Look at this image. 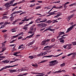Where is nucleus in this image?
I'll list each match as a JSON object with an SVG mask.
<instances>
[{
    "instance_id": "aec40b11",
    "label": "nucleus",
    "mask_w": 76,
    "mask_h": 76,
    "mask_svg": "<svg viewBox=\"0 0 76 76\" xmlns=\"http://www.w3.org/2000/svg\"><path fill=\"white\" fill-rule=\"evenodd\" d=\"M46 43V42L45 40H44L42 42V43H41V45H45Z\"/></svg>"
},
{
    "instance_id": "a211bd4d",
    "label": "nucleus",
    "mask_w": 76,
    "mask_h": 76,
    "mask_svg": "<svg viewBox=\"0 0 76 76\" xmlns=\"http://www.w3.org/2000/svg\"><path fill=\"white\" fill-rule=\"evenodd\" d=\"M10 21H12V20L14 19V17H13V15H12V17L10 18Z\"/></svg>"
},
{
    "instance_id": "473e14b6",
    "label": "nucleus",
    "mask_w": 76,
    "mask_h": 76,
    "mask_svg": "<svg viewBox=\"0 0 76 76\" xmlns=\"http://www.w3.org/2000/svg\"><path fill=\"white\" fill-rule=\"evenodd\" d=\"M62 7H63V6H61L58 7H56L55 9H60L61 8H62Z\"/></svg>"
},
{
    "instance_id": "20e7f679",
    "label": "nucleus",
    "mask_w": 76,
    "mask_h": 76,
    "mask_svg": "<svg viewBox=\"0 0 76 76\" xmlns=\"http://www.w3.org/2000/svg\"><path fill=\"white\" fill-rule=\"evenodd\" d=\"M34 33H33V34H32L31 35H30L29 36H27L26 37V38L23 39H22V41H23V40H25V39H26V38H28V39H29V38H31V37H32L33 36H34Z\"/></svg>"
},
{
    "instance_id": "3c124183",
    "label": "nucleus",
    "mask_w": 76,
    "mask_h": 76,
    "mask_svg": "<svg viewBox=\"0 0 76 76\" xmlns=\"http://www.w3.org/2000/svg\"><path fill=\"white\" fill-rule=\"evenodd\" d=\"M73 54V53H69V54L67 55V56H72V54Z\"/></svg>"
},
{
    "instance_id": "4be33fe9",
    "label": "nucleus",
    "mask_w": 76,
    "mask_h": 76,
    "mask_svg": "<svg viewBox=\"0 0 76 76\" xmlns=\"http://www.w3.org/2000/svg\"><path fill=\"white\" fill-rule=\"evenodd\" d=\"M46 57L47 58H50V57H56L55 56H54V55H53L46 56Z\"/></svg>"
},
{
    "instance_id": "c756f323",
    "label": "nucleus",
    "mask_w": 76,
    "mask_h": 76,
    "mask_svg": "<svg viewBox=\"0 0 76 76\" xmlns=\"http://www.w3.org/2000/svg\"><path fill=\"white\" fill-rule=\"evenodd\" d=\"M9 4V3L8 2L5 4V6L6 7H8V6Z\"/></svg>"
},
{
    "instance_id": "680f3d73",
    "label": "nucleus",
    "mask_w": 76,
    "mask_h": 76,
    "mask_svg": "<svg viewBox=\"0 0 76 76\" xmlns=\"http://www.w3.org/2000/svg\"><path fill=\"white\" fill-rule=\"evenodd\" d=\"M16 70H18V71H20V72H22V69H18V68H17L16 69Z\"/></svg>"
},
{
    "instance_id": "f3484780",
    "label": "nucleus",
    "mask_w": 76,
    "mask_h": 76,
    "mask_svg": "<svg viewBox=\"0 0 76 76\" xmlns=\"http://www.w3.org/2000/svg\"><path fill=\"white\" fill-rule=\"evenodd\" d=\"M59 40H60V42L61 43V44H63L64 42V40L63 39H59Z\"/></svg>"
},
{
    "instance_id": "052dcab7",
    "label": "nucleus",
    "mask_w": 76,
    "mask_h": 76,
    "mask_svg": "<svg viewBox=\"0 0 76 76\" xmlns=\"http://www.w3.org/2000/svg\"><path fill=\"white\" fill-rule=\"evenodd\" d=\"M7 30H3L2 31V32H7Z\"/></svg>"
},
{
    "instance_id": "79ce46f5",
    "label": "nucleus",
    "mask_w": 76,
    "mask_h": 76,
    "mask_svg": "<svg viewBox=\"0 0 76 76\" xmlns=\"http://www.w3.org/2000/svg\"><path fill=\"white\" fill-rule=\"evenodd\" d=\"M63 53H61V54L57 55V56H55V57H58V56H60L61 55V54H63Z\"/></svg>"
},
{
    "instance_id": "f257e3e1",
    "label": "nucleus",
    "mask_w": 76,
    "mask_h": 76,
    "mask_svg": "<svg viewBox=\"0 0 76 76\" xmlns=\"http://www.w3.org/2000/svg\"><path fill=\"white\" fill-rule=\"evenodd\" d=\"M56 62V60L53 61L49 62V66H53L54 65H56V63L55 62Z\"/></svg>"
},
{
    "instance_id": "5701e85b",
    "label": "nucleus",
    "mask_w": 76,
    "mask_h": 76,
    "mask_svg": "<svg viewBox=\"0 0 76 76\" xmlns=\"http://www.w3.org/2000/svg\"><path fill=\"white\" fill-rule=\"evenodd\" d=\"M57 19L53 20H52V22H53L52 23H57V22H58V21H57Z\"/></svg>"
},
{
    "instance_id": "13d9d810",
    "label": "nucleus",
    "mask_w": 76,
    "mask_h": 76,
    "mask_svg": "<svg viewBox=\"0 0 76 76\" xmlns=\"http://www.w3.org/2000/svg\"><path fill=\"white\" fill-rule=\"evenodd\" d=\"M72 44H73V45H76V42H72Z\"/></svg>"
},
{
    "instance_id": "6e6d98bb",
    "label": "nucleus",
    "mask_w": 76,
    "mask_h": 76,
    "mask_svg": "<svg viewBox=\"0 0 76 76\" xmlns=\"http://www.w3.org/2000/svg\"><path fill=\"white\" fill-rule=\"evenodd\" d=\"M45 41V42H46V43L47 42H49V41H50V39H47V40H46Z\"/></svg>"
},
{
    "instance_id": "4d7b16f0",
    "label": "nucleus",
    "mask_w": 76,
    "mask_h": 76,
    "mask_svg": "<svg viewBox=\"0 0 76 76\" xmlns=\"http://www.w3.org/2000/svg\"><path fill=\"white\" fill-rule=\"evenodd\" d=\"M52 42H54L55 41V39L54 38H52L51 39Z\"/></svg>"
},
{
    "instance_id": "393cba45",
    "label": "nucleus",
    "mask_w": 76,
    "mask_h": 76,
    "mask_svg": "<svg viewBox=\"0 0 76 76\" xmlns=\"http://www.w3.org/2000/svg\"><path fill=\"white\" fill-rule=\"evenodd\" d=\"M15 1V0H12L11 1L9 2V4H12L13 3V2Z\"/></svg>"
},
{
    "instance_id": "e433bc0d",
    "label": "nucleus",
    "mask_w": 76,
    "mask_h": 76,
    "mask_svg": "<svg viewBox=\"0 0 76 76\" xmlns=\"http://www.w3.org/2000/svg\"><path fill=\"white\" fill-rule=\"evenodd\" d=\"M54 45H51V46H48V48H51L53 47Z\"/></svg>"
},
{
    "instance_id": "e2e57ef3",
    "label": "nucleus",
    "mask_w": 76,
    "mask_h": 76,
    "mask_svg": "<svg viewBox=\"0 0 76 76\" xmlns=\"http://www.w3.org/2000/svg\"><path fill=\"white\" fill-rule=\"evenodd\" d=\"M17 4H18V3H15L12 5V6H15Z\"/></svg>"
},
{
    "instance_id": "2f4dec72",
    "label": "nucleus",
    "mask_w": 76,
    "mask_h": 76,
    "mask_svg": "<svg viewBox=\"0 0 76 76\" xmlns=\"http://www.w3.org/2000/svg\"><path fill=\"white\" fill-rule=\"evenodd\" d=\"M48 46H46L44 48V50H47V49H48Z\"/></svg>"
},
{
    "instance_id": "69168bd1",
    "label": "nucleus",
    "mask_w": 76,
    "mask_h": 76,
    "mask_svg": "<svg viewBox=\"0 0 76 76\" xmlns=\"http://www.w3.org/2000/svg\"><path fill=\"white\" fill-rule=\"evenodd\" d=\"M39 21H38V19L36 20L35 21L36 23H39Z\"/></svg>"
},
{
    "instance_id": "7ed1b4c3",
    "label": "nucleus",
    "mask_w": 76,
    "mask_h": 76,
    "mask_svg": "<svg viewBox=\"0 0 76 76\" xmlns=\"http://www.w3.org/2000/svg\"><path fill=\"white\" fill-rule=\"evenodd\" d=\"M54 30H55V29L48 28V29L45 30L44 32H46V31H54Z\"/></svg>"
},
{
    "instance_id": "c9c22d12",
    "label": "nucleus",
    "mask_w": 76,
    "mask_h": 76,
    "mask_svg": "<svg viewBox=\"0 0 76 76\" xmlns=\"http://www.w3.org/2000/svg\"><path fill=\"white\" fill-rule=\"evenodd\" d=\"M35 4H31V5L29 6L30 7H34V6H35Z\"/></svg>"
},
{
    "instance_id": "2eb2a0df",
    "label": "nucleus",
    "mask_w": 76,
    "mask_h": 76,
    "mask_svg": "<svg viewBox=\"0 0 76 76\" xmlns=\"http://www.w3.org/2000/svg\"><path fill=\"white\" fill-rule=\"evenodd\" d=\"M2 62L5 64V63H8L9 62V61L7 60H6L4 61H2Z\"/></svg>"
},
{
    "instance_id": "7c9ffc66",
    "label": "nucleus",
    "mask_w": 76,
    "mask_h": 76,
    "mask_svg": "<svg viewBox=\"0 0 76 76\" xmlns=\"http://www.w3.org/2000/svg\"><path fill=\"white\" fill-rule=\"evenodd\" d=\"M31 73L32 74H43V73H35V72H32Z\"/></svg>"
},
{
    "instance_id": "774afa93",
    "label": "nucleus",
    "mask_w": 76,
    "mask_h": 76,
    "mask_svg": "<svg viewBox=\"0 0 76 76\" xmlns=\"http://www.w3.org/2000/svg\"><path fill=\"white\" fill-rule=\"evenodd\" d=\"M10 23V22L9 23L8 22H5V24H6V25L7 24H9Z\"/></svg>"
},
{
    "instance_id": "8fccbe9b",
    "label": "nucleus",
    "mask_w": 76,
    "mask_h": 76,
    "mask_svg": "<svg viewBox=\"0 0 76 76\" xmlns=\"http://www.w3.org/2000/svg\"><path fill=\"white\" fill-rule=\"evenodd\" d=\"M51 50H47L46 52H45V53H51Z\"/></svg>"
},
{
    "instance_id": "de8ad7c7",
    "label": "nucleus",
    "mask_w": 76,
    "mask_h": 76,
    "mask_svg": "<svg viewBox=\"0 0 76 76\" xmlns=\"http://www.w3.org/2000/svg\"><path fill=\"white\" fill-rule=\"evenodd\" d=\"M23 34V32H21V33H20L19 34H18V36H19V35H22V34Z\"/></svg>"
},
{
    "instance_id": "6ab92c4d",
    "label": "nucleus",
    "mask_w": 76,
    "mask_h": 76,
    "mask_svg": "<svg viewBox=\"0 0 76 76\" xmlns=\"http://www.w3.org/2000/svg\"><path fill=\"white\" fill-rule=\"evenodd\" d=\"M72 29L70 28V27H69V28H68L67 31L66 32V33H68V32H69V31H71Z\"/></svg>"
},
{
    "instance_id": "58836bf2",
    "label": "nucleus",
    "mask_w": 76,
    "mask_h": 76,
    "mask_svg": "<svg viewBox=\"0 0 76 76\" xmlns=\"http://www.w3.org/2000/svg\"><path fill=\"white\" fill-rule=\"evenodd\" d=\"M36 1L35 0H32V1H30V3H34L35 2H36Z\"/></svg>"
},
{
    "instance_id": "0e129e2a",
    "label": "nucleus",
    "mask_w": 76,
    "mask_h": 76,
    "mask_svg": "<svg viewBox=\"0 0 76 76\" xmlns=\"http://www.w3.org/2000/svg\"><path fill=\"white\" fill-rule=\"evenodd\" d=\"M4 69H6V68L5 67V66L3 68H2L1 69V70H3Z\"/></svg>"
},
{
    "instance_id": "c03bdc74",
    "label": "nucleus",
    "mask_w": 76,
    "mask_h": 76,
    "mask_svg": "<svg viewBox=\"0 0 76 76\" xmlns=\"http://www.w3.org/2000/svg\"><path fill=\"white\" fill-rule=\"evenodd\" d=\"M30 29L31 31H33V30H34V27L32 26H31Z\"/></svg>"
},
{
    "instance_id": "412c9836",
    "label": "nucleus",
    "mask_w": 76,
    "mask_h": 76,
    "mask_svg": "<svg viewBox=\"0 0 76 76\" xmlns=\"http://www.w3.org/2000/svg\"><path fill=\"white\" fill-rule=\"evenodd\" d=\"M56 5H54V6H53V7L52 8V9L48 12V13H48L49 12H51V10H53V9L54 8H56Z\"/></svg>"
},
{
    "instance_id": "6e6552de",
    "label": "nucleus",
    "mask_w": 76,
    "mask_h": 76,
    "mask_svg": "<svg viewBox=\"0 0 76 76\" xmlns=\"http://www.w3.org/2000/svg\"><path fill=\"white\" fill-rule=\"evenodd\" d=\"M74 16H75V14H74L71 15L70 16H68V18L69 19V20H70L71 18H73Z\"/></svg>"
},
{
    "instance_id": "a19ab883",
    "label": "nucleus",
    "mask_w": 76,
    "mask_h": 76,
    "mask_svg": "<svg viewBox=\"0 0 76 76\" xmlns=\"http://www.w3.org/2000/svg\"><path fill=\"white\" fill-rule=\"evenodd\" d=\"M23 11L21 10H20L19 11H17V14L18 13H21V12H22Z\"/></svg>"
},
{
    "instance_id": "c85d7f7f",
    "label": "nucleus",
    "mask_w": 76,
    "mask_h": 76,
    "mask_svg": "<svg viewBox=\"0 0 76 76\" xmlns=\"http://www.w3.org/2000/svg\"><path fill=\"white\" fill-rule=\"evenodd\" d=\"M51 22H53L52 21H51V20H49L46 22V23H51Z\"/></svg>"
},
{
    "instance_id": "4c0bfd02",
    "label": "nucleus",
    "mask_w": 76,
    "mask_h": 76,
    "mask_svg": "<svg viewBox=\"0 0 76 76\" xmlns=\"http://www.w3.org/2000/svg\"><path fill=\"white\" fill-rule=\"evenodd\" d=\"M41 7L40 6H37L36 7L35 9L36 10H37V9H39V8H41Z\"/></svg>"
},
{
    "instance_id": "9b49d317",
    "label": "nucleus",
    "mask_w": 76,
    "mask_h": 76,
    "mask_svg": "<svg viewBox=\"0 0 76 76\" xmlns=\"http://www.w3.org/2000/svg\"><path fill=\"white\" fill-rule=\"evenodd\" d=\"M72 45L71 44H68V50H70V49H71V48H72Z\"/></svg>"
},
{
    "instance_id": "1a4fd4ad",
    "label": "nucleus",
    "mask_w": 76,
    "mask_h": 76,
    "mask_svg": "<svg viewBox=\"0 0 76 76\" xmlns=\"http://www.w3.org/2000/svg\"><path fill=\"white\" fill-rule=\"evenodd\" d=\"M58 34L59 35V36H60V37H62L61 36V35H63L64 34H65V33H64V31H63V32L60 31L59 32Z\"/></svg>"
},
{
    "instance_id": "ddd939ff",
    "label": "nucleus",
    "mask_w": 76,
    "mask_h": 76,
    "mask_svg": "<svg viewBox=\"0 0 76 76\" xmlns=\"http://www.w3.org/2000/svg\"><path fill=\"white\" fill-rule=\"evenodd\" d=\"M57 15L54 16V18H58V17H59V16H60V12H57Z\"/></svg>"
},
{
    "instance_id": "cd10ccee",
    "label": "nucleus",
    "mask_w": 76,
    "mask_h": 76,
    "mask_svg": "<svg viewBox=\"0 0 76 76\" xmlns=\"http://www.w3.org/2000/svg\"><path fill=\"white\" fill-rule=\"evenodd\" d=\"M76 26V24H74L73 25H72V26H71L70 27L71 29H73V28H74V26Z\"/></svg>"
},
{
    "instance_id": "b1692460",
    "label": "nucleus",
    "mask_w": 76,
    "mask_h": 76,
    "mask_svg": "<svg viewBox=\"0 0 76 76\" xmlns=\"http://www.w3.org/2000/svg\"><path fill=\"white\" fill-rule=\"evenodd\" d=\"M23 45L22 44L20 45L18 48V49H20V48H23Z\"/></svg>"
},
{
    "instance_id": "bf43d9fd",
    "label": "nucleus",
    "mask_w": 76,
    "mask_h": 76,
    "mask_svg": "<svg viewBox=\"0 0 76 76\" xmlns=\"http://www.w3.org/2000/svg\"><path fill=\"white\" fill-rule=\"evenodd\" d=\"M17 28H15L11 29V31H13L14 30H16Z\"/></svg>"
},
{
    "instance_id": "39448f33",
    "label": "nucleus",
    "mask_w": 76,
    "mask_h": 76,
    "mask_svg": "<svg viewBox=\"0 0 76 76\" xmlns=\"http://www.w3.org/2000/svg\"><path fill=\"white\" fill-rule=\"evenodd\" d=\"M20 53V51L15 52V53L13 54V55L14 56H15L16 57H18V56H20V55H17L18 54H19V53Z\"/></svg>"
},
{
    "instance_id": "ea45409f",
    "label": "nucleus",
    "mask_w": 76,
    "mask_h": 76,
    "mask_svg": "<svg viewBox=\"0 0 76 76\" xmlns=\"http://www.w3.org/2000/svg\"><path fill=\"white\" fill-rule=\"evenodd\" d=\"M8 18V17H7V16H4L2 17V19H6V18Z\"/></svg>"
},
{
    "instance_id": "a878e982",
    "label": "nucleus",
    "mask_w": 76,
    "mask_h": 76,
    "mask_svg": "<svg viewBox=\"0 0 76 76\" xmlns=\"http://www.w3.org/2000/svg\"><path fill=\"white\" fill-rule=\"evenodd\" d=\"M35 56H30L28 57V58H30L31 59H33L34 58H35Z\"/></svg>"
},
{
    "instance_id": "f03ea898",
    "label": "nucleus",
    "mask_w": 76,
    "mask_h": 76,
    "mask_svg": "<svg viewBox=\"0 0 76 76\" xmlns=\"http://www.w3.org/2000/svg\"><path fill=\"white\" fill-rule=\"evenodd\" d=\"M46 54H47V53H46L44 52V53H40L39 54L37 55V56H38V57H40V56H45V55H46Z\"/></svg>"
},
{
    "instance_id": "603ef678",
    "label": "nucleus",
    "mask_w": 76,
    "mask_h": 76,
    "mask_svg": "<svg viewBox=\"0 0 76 76\" xmlns=\"http://www.w3.org/2000/svg\"><path fill=\"white\" fill-rule=\"evenodd\" d=\"M65 36H68V34H65L61 36V37H65Z\"/></svg>"
},
{
    "instance_id": "bb28decb",
    "label": "nucleus",
    "mask_w": 76,
    "mask_h": 76,
    "mask_svg": "<svg viewBox=\"0 0 76 76\" xmlns=\"http://www.w3.org/2000/svg\"><path fill=\"white\" fill-rule=\"evenodd\" d=\"M76 6V2L74 4H72L69 5V6Z\"/></svg>"
},
{
    "instance_id": "864d4df0",
    "label": "nucleus",
    "mask_w": 76,
    "mask_h": 76,
    "mask_svg": "<svg viewBox=\"0 0 76 76\" xmlns=\"http://www.w3.org/2000/svg\"><path fill=\"white\" fill-rule=\"evenodd\" d=\"M64 7L65 9H66V8H67V6H66V4L64 5Z\"/></svg>"
},
{
    "instance_id": "09e8293b",
    "label": "nucleus",
    "mask_w": 76,
    "mask_h": 76,
    "mask_svg": "<svg viewBox=\"0 0 76 76\" xmlns=\"http://www.w3.org/2000/svg\"><path fill=\"white\" fill-rule=\"evenodd\" d=\"M50 14L51 15H56V13H49V14Z\"/></svg>"
},
{
    "instance_id": "f704fd0d",
    "label": "nucleus",
    "mask_w": 76,
    "mask_h": 76,
    "mask_svg": "<svg viewBox=\"0 0 76 76\" xmlns=\"http://www.w3.org/2000/svg\"><path fill=\"white\" fill-rule=\"evenodd\" d=\"M5 68H6V69L7 68H10V67H12V66H5Z\"/></svg>"
},
{
    "instance_id": "0eeeda50",
    "label": "nucleus",
    "mask_w": 76,
    "mask_h": 76,
    "mask_svg": "<svg viewBox=\"0 0 76 76\" xmlns=\"http://www.w3.org/2000/svg\"><path fill=\"white\" fill-rule=\"evenodd\" d=\"M35 40H33V41L31 42H30L28 44V45L29 47V46H30V45H32L34 42H35Z\"/></svg>"
},
{
    "instance_id": "423d86ee",
    "label": "nucleus",
    "mask_w": 76,
    "mask_h": 76,
    "mask_svg": "<svg viewBox=\"0 0 76 76\" xmlns=\"http://www.w3.org/2000/svg\"><path fill=\"white\" fill-rule=\"evenodd\" d=\"M9 71L10 73H12L17 72V70H16V69H9Z\"/></svg>"
},
{
    "instance_id": "37998d69",
    "label": "nucleus",
    "mask_w": 76,
    "mask_h": 76,
    "mask_svg": "<svg viewBox=\"0 0 76 76\" xmlns=\"http://www.w3.org/2000/svg\"><path fill=\"white\" fill-rule=\"evenodd\" d=\"M18 37V35H16V36H13V38L12 39H14V38H16V37Z\"/></svg>"
},
{
    "instance_id": "a18cd8bd",
    "label": "nucleus",
    "mask_w": 76,
    "mask_h": 76,
    "mask_svg": "<svg viewBox=\"0 0 76 76\" xmlns=\"http://www.w3.org/2000/svg\"><path fill=\"white\" fill-rule=\"evenodd\" d=\"M68 44H66V45H64L63 46V47H64V48H66V47H67V46L68 45Z\"/></svg>"
},
{
    "instance_id": "4468645a",
    "label": "nucleus",
    "mask_w": 76,
    "mask_h": 76,
    "mask_svg": "<svg viewBox=\"0 0 76 76\" xmlns=\"http://www.w3.org/2000/svg\"><path fill=\"white\" fill-rule=\"evenodd\" d=\"M61 70H59V71H56L55 72H53V73L55 74L56 73H61V71H60Z\"/></svg>"
},
{
    "instance_id": "5fc2aeb1",
    "label": "nucleus",
    "mask_w": 76,
    "mask_h": 76,
    "mask_svg": "<svg viewBox=\"0 0 76 76\" xmlns=\"http://www.w3.org/2000/svg\"><path fill=\"white\" fill-rule=\"evenodd\" d=\"M46 61V60H43L41 62H39L40 63H44V62H45Z\"/></svg>"
},
{
    "instance_id": "f8f14e48",
    "label": "nucleus",
    "mask_w": 76,
    "mask_h": 76,
    "mask_svg": "<svg viewBox=\"0 0 76 76\" xmlns=\"http://www.w3.org/2000/svg\"><path fill=\"white\" fill-rule=\"evenodd\" d=\"M2 50L0 52V53H3V52H4V51H5V50H6V48L5 47V48H2Z\"/></svg>"
},
{
    "instance_id": "338daca9",
    "label": "nucleus",
    "mask_w": 76,
    "mask_h": 76,
    "mask_svg": "<svg viewBox=\"0 0 76 76\" xmlns=\"http://www.w3.org/2000/svg\"><path fill=\"white\" fill-rule=\"evenodd\" d=\"M33 18H29L28 19H28V20H27V21H28V20H31V19H32Z\"/></svg>"
},
{
    "instance_id": "49530a36",
    "label": "nucleus",
    "mask_w": 76,
    "mask_h": 76,
    "mask_svg": "<svg viewBox=\"0 0 76 76\" xmlns=\"http://www.w3.org/2000/svg\"><path fill=\"white\" fill-rule=\"evenodd\" d=\"M27 19V17H25L24 18V19L25 20V21H28V20L27 19Z\"/></svg>"
},
{
    "instance_id": "72a5a7b5",
    "label": "nucleus",
    "mask_w": 76,
    "mask_h": 76,
    "mask_svg": "<svg viewBox=\"0 0 76 76\" xmlns=\"http://www.w3.org/2000/svg\"><path fill=\"white\" fill-rule=\"evenodd\" d=\"M65 65V63H63L62 64H61L60 66L61 67H63Z\"/></svg>"
},
{
    "instance_id": "dca6fc26",
    "label": "nucleus",
    "mask_w": 76,
    "mask_h": 76,
    "mask_svg": "<svg viewBox=\"0 0 76 76\" xmlns=\"http://www.w3.org/2000/svg\"><path fill=\"white\" fill-rule=\"evenodd\" d=\"M28 27H27L25 26L24 27H23V29H24L25 31H26V30H27L28 29Z\"/></svg>"
},
{
    "instance_id": "9d476101",
    "label": "nucleus",
    "mask_w": 76,
    "mask_h": 76,
    "mask_svg": "<svg viewBox=\"0 0 76 76\" xmlns=\"http://www.w3.org/2000/svg\"><path fill=\"white\" fill-rule=\"evenodd\" d=\"M41 26L42 28H44V27H46L47 26V24L45 23H41Z\"/></svg>"
}]
</instances>
